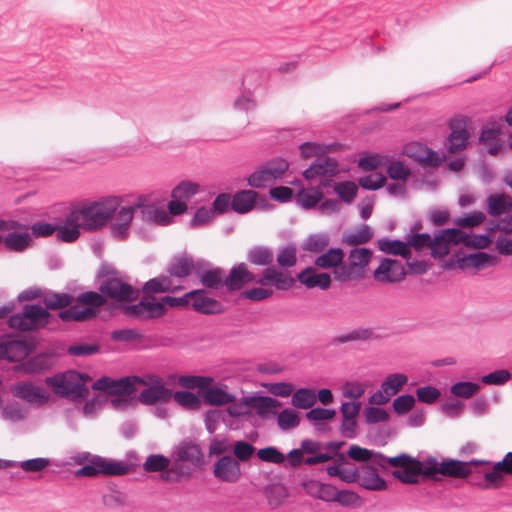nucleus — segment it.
Segmentation results:
<instances>
[{
    "label": "nucleus",
    "mask_w": 512,
    "mask_h": 512,
    "mask_svg": "<svg viewBox=\"0 0 512 512\" xmlns=\"http://www.w3.org/2000/svg\"><path fill=\"white\" fill-rule=\"evenodd\" d=\"M275 258L271 247L265 245H254L247 250L246 260L253 266L265 268H277L273 265Z\"/></svg>",
    "instance_id": "obj_26"
},
{
    "label": "nucleus",
    "mask_w": 512,
    "mask_h": 512,
    "mask_svg": "<svg viewBox=\"0 0 512 512\" xmlns=\"http://www.w3.org/2000/svg\"><path fill=\"white\" fill-rule=\"evenodd\" d=\"M257 457L263 461L274 464H282L285 461L284 454L275 446H267L257 451Z\"/></svg>",
    "instance_id": "obj_55"
},
{
    "label": "nucleus",
    "mask_w": 512,
    "mask_h": 512,
    "mask_svg": "<svg viewBox=\"0 0 512 512\" xmlns=\"http://www.w3.org/2000/svg\"><path fill=\"white\" fill-rule=\"evenodd\" d=\"M373 450H369L367 448L360 447L358 445H351L347 451V456L354 461L358 462H368L372 461L374 464V459L376 458V454Z\"/></svg>",
    "instance_id": "obj_59"
},
{
    "label": "nucleus",
    "mask_w": 512,
    "mask_h": 512,
    "mask_svg": "<svg viewBox=\"0 0 512 512\" xmlns=\"http://www.w3.org/2000/svg\"><path fill=\"white\" fill-rule=\"evenodd\" d=\"M30 351V345L23 340L9 339L0 343V359L10 362H23Z\"/></svg>",
    "instance_id": "obj_23"
},
{
    "label": "nucleus",
    "mask_w": 512,
    "mask_h": 512,
    "mask_svg": "<svg viewBox=\"0 0 512 512\" xmlns=\"http://www.w3.org/2000/svg\"><path fill=\"white\" fill-rule=\"evenodd\" d=\"M80 229H82L81 224L70 210V212L65 217L64 224L57 225V239L65 243H72L79 238Z\"/></svg>",
    "instance_id": "obj_28"
},
{
    "label": "nucleus",
    "mask_w": 512,
    "mask_h": 512,
    "mask_svg": "<svg viewBox=\"0 0 512 512\" xmlns=\"http://www.w3.org/2000/svg\"><path fill=\"white\" fill-rule=\"evenodd\" d=\"M87 380H90L87 374L68 370L62 374L48 377L47 383L56 394L75 401L87 398L89 394V389L85 385Z\"/></svg>",
    "instance_id": "obj_5"
},
{
    "label": "nucleus",
    "mask_w": 512,
    "mask_h": 512,
    "mask_svg": "<svg viewBox=\"0 0 512 512\" xmlns=\"http://www.w3.org/2000/svg\"><path fill=\"white\" fill-rule=\"evenodd\" d=\"M199 190V184L192 181L184 180L181 181L176 187H174L171 193V197L175 199L188 201L193 196H195L199 192Z\"/></svg>",
    "instance_id": "obj_46"
},
{
    "label": "nucleus",
    "mask_w": 512,
    "mask_h": 512,
    "mask_svg": "<svg viewBox=\"0 0 512 512\" xmlns=\"http://www.w3.org/2000/svg\"><path fill=\"white\" fill-rule=\"evenodd\" d=\"M330 244V235L327 232L309 234L303 243L301 249L311 253H322Z\"/></svg>",
    "instance_id": "obj_35"
},
{
    "label": "nucleus",
    "mask_w": 512,
    "mask_h": 512,
    "mask_svg": "<svg viewBox=\"0 0 512 512\" xmlns=\"http://www.w3.org/2000/svg\"><path fill=\"white\" fill-rule=\"evenodd\" d=\"M296 281H299L308 289L319 287L321 290H327L331 286V276L328 273H318L312 266H308L296 275Z\"/></svg>",
    "instance_id": "obj_24"
},
{
    "label": "nucleus",
    "mask_w": 512,
    "mask_h": 512,
    "mask_svg": "<svg viewBox=\"0 0 512 512\" xmlns=\"http://www.w3.org/2000/svg\"><path fill=\"white\" fill-rule=\"evenodd\" d=\"M385 181L386 178L383 174L374 173L360 177L358 183L363 189L375 191L383 187Z\"/></svg>",
    "instance_id": "obj_62"
},
{
    "label": "nucleus",
    "mask_w": 512,
    "mask_h": 512,
    "mask_svg": "<svg viewBox=\"0 0 512 512\" xmlns=\"http://www.w3.org/2000/svg\"><path fill=\"white\" fill-rule=\"evenodd\" d=\"M52 365V358L47 354H37L29 359H24L18 368L27 374H38L48 370Z\"/></svg>",
    "instance_id": "obj_32"
},
{
    "label": "nucleus",
    "mask_w": 512,
    "mask_h": 512,
    "mask_svg": "<svg viewBox=\"0 0 512 512\" xmlns=\"http://www.w3.org/2000/svg\"><path fill=\"white\" fill-rule=\"evenodd\" d=\"M95 285L99 292L87 291L76 297V302L83 306H72L58 313L63 322H86L98 316L100 308L107 299L122 302V309L128 312V283L122 281L119 272L110 263L102 262L95 276Z\"/></svg>",
    "instance_id": "obj_2"
},
{
    "label": "nucleus",
    "mask_w": 512,
    "mask_h": 512,
    "mask_svg": "<svg viewBox=\"0 0 512 512\" xmlns=\"http://www.w3.org/2000/svg\"><path fill=\"white\" fill-rule=\"evenodd\" d=\"M357 186L352 181L338 182L334 185V191L345 203H352L357 195Z\"/></svg>",
    "instance_id": "obj_50"
},
{
    "label": "nucleus",
    "mask_w": 512,
    "mask_h": 512,
    "mask_svg": "<svg viewBox=\"0 0 512 512\" xmlns=\"http://www.w3.org/2000/svg\"><path fill=\"white\" fill-rule=\"evenodd\" d=\"M138 294L130 285V302H132L135 295ZM167 308L163 305L162 301H156L153 295H148L143 292V295L138 303H130V318L137 320H151L157 319L165 315Z\"/></svg>",
    "instance_id": "obj_9"
},
{
    "label": "nucleus",
    "mask_w": 512,
    "mask_h": 512,
    "mask_svg": "<svg viewBox=\"0 0 512 512\" xmlns=\"http://www.w3.org/2000/svg\"><path fill=\"white\" fill-rule=\"evenodd\" d=\"M317 401L316 394L309 388H299L292 396V405L298 409H309Z\"/></svg>",
    "instance_id": "obj_43"
},
{
    "label": "nucleus",
    "mask_w": 512,
    "mask_h": 512,
    "mask_svg": "<svg viewBox=\"0 0 512 512\" xmlns=\"http://www.w3.org/2000/svg\"><path fill=\"white\" fill-rule=\"evenodd\" d=\"M135 214H138L143 222L150 225L168 226L172 223V217L167 211L155 204L147 203L144 197H139L135 204H130V224Z\"/></svg>",
    "instance_id": "obj_10"
},
{
    "label": "nucleus",
    "mask_w": 512,
    "mask_h": 512,
    "mask_svg": "<svg viewBox=\"0 0 512 512\" xmlns=\"http://www.w3.org/2000/svg\"><path fill=\"white\" fill-rule=\"evenodd\" d=\"M257 196L253 190H241L232 197L231 209L238 214L248 213L255 207Z\"/></svg>",
    "instance_id": "obj_31"
},
{
    "label": "nucleus",
    "mask_w": 512,
    "mask_h": 512,
    "mask_svg": "<svg viewBox=\"0 0 512 512\" xmlns=\"http://www.w3.org/2000/svg\"><path fill=\"white\" fill-rule=\"evenodd\" d=\"M258 284L260 286L274 285L277 290H290L295 279L286 270L278 268H264L260 277H257L244 262L232 266L227 276H225L224 285L229 292L240 291L247 284Z\"/></svg>",
    "instance_id": "obj_3"
},
{
    "label": "nucleus",
    "mask_w": 512,
    "mask_h": 512,
    "mask_svg": "<svg viewBox=\"0 0 512 512\" xmlns=\"http://www.w3.org/2000/svg\"><path fill=\"white\" fill-rule=\"evenodd\" d=\"M174 400L182 407L190 410H197L200 407V399L190 391H176L172 393Z\"/></svg>",
    "instance_id": "obj_53"
},
{
    "label": "nucleus",
    "mask_w": 512,
    "mask_h": 512,
    "mask_svg": "<svg viewBox=\"0 0 512 512\" xmlns=\"http://www.w3.org/2000/svg\"><path fill=\"white\" fill-rule=\"evenodd\" d=\"M221 421H226L225 413L222 410L211 409L204 415L205 428L210 434L215 433Z\"/></svg>",
    "instance_id": "obj_61"
},
{
    "label": "nucleus",
    "mask_w": 512,
    "mask_h": 512,
    "mask_svg": "<svg viewBox=\"0 0 512 512\" xmlns=\"http://www.w3.org/2000/svg\"><path fill=\"white\" fill-rule=\"evenodd\" d=\"M15 396L29 403L43 404L48 400L43 388L26 382L17 385Z\"/></svg>",
    "instance_id": "obj_30"
},
{
    "label": "nucleus",
    "mask_w": 512,
    "mask_h": 512,
    "mask_svg": "<svg viewBox=\"0 0 512 512\" xmlns=\"http://www.w3.org/2000/svg\"><path fill=\"white\" fill-rule=\"evenodd\" d=\"M170 465V459L163 454H150L144 464L143 468L147 472H162Z\"/></svg>",
    "instance_id": "obj_49"
},
{
    "label": "nucleus",
    "mask_w": 512,
    "mask_h": 512,
    "mask_svg": "<svg viewBox=\"0 0 512 512\" xmlns=\"http://www.w3.org/2000/svg\"><path fill=\"white\" fill-rule=\"evenodd\" d=\"M408 382V377L402 373H394L387 376L382 382L381 389L388 396H394L399 389Z\"/></svg>",
    "instance_id": "obj_44"
},
{
    "label": "nucleus",
    "mask_w": 512,
    "mask_h": 512,
    "mask_svg": "<svg viewBox=\"0 0 512 512\" xmlns=\"http://www.w3.org/2000/svg\"><path fill=\"white\" fill-rule=\"evenodd\" d=\"M480 389L479 384L470 381H461L451 386V393L456 397L470 398Z\"/></svg>",
    "instance_id": "obj_56"
},
{
    "label": "nucleus",
    "mask_w": 512,
    "mask_h": 512,
    "mask_svg": "<svg viewBox=\"0 0 512 512\" xmlns=\"http://www.w3.org/2000/svg\"><path fill=\"white\" fill-rule=\"evenodd\" d=\"M407 248L413 247L416 251H422L425 248L431 249V255L433 256V250L438 247L435 243V236L432 238L429 233H414L407 234L406 237Z\"/></svg>",
    "instance_id": "obj_40"
},
{
    "label": "nucleus",
    "mask_w": 512,
    "mask_h": 512,
    "mask_svg": "<svg viewBox=\"0 0 512 512\" xmlns=\"http://www.w3.org/2000/svg\"><path fill=\"white\" fill-rule=\"evenodd\" d=\"M3 241L8 250L23 252L30 246L32 238L27 232L12 231L6 235Z\"/></svg>",
    "instance_id": "obj_38"
},
{
    "label": "nucleus",
    "mask_w": 512,
    "mask_h": 512,
    "mask_svg": "<svg viewBox=\"0 0 512 512\" xmlns=\"http://www.w3.org/2000/svg\"><path fill=\"white\" fill-rule=\"evenodd\" d=\"M512 210V198L506 194H492L487 197V212L499 216Z\"/></svg>",
    "instance_id": "obj_34"
},
{
    "label": "nucleus",
    "mask_w": 512,
    "mask_h": 512,
    "mask_svg": "<svg viewBox=\"0 0 512 512\" xmlns=\"http://www.w3.org/2000/svg\"><path fill=\"white\" fill-rule=\"evenodd\" d=\"M200 283L208 289L218 290L224 285L225 271L221 267H212V264L205 259H198L196 273Z\"/></svg>",
    "instance_id": "obj_14"
},
{
    "label": "nucleus",
    "mask_w": 512,
    "mask_h": 512,
    "mask_svg": "<svg viewBox=\"0 0 512 512\" xmlns=\"http://www.w3.org/2000/svg\"><path fill=\"white\" fill-rule=\"evenodd\" d=\"M172 398V390L158 383L145 388L140 392L138 399L145 405H154L158 402L166 403Z\"/></svg>",
    "instance_id": "obj_27"
},
{
    "label": "nucleus",
    "mask_w": 512,
    "mask_h": 512,
    "mask_svg": "<svg viewBox=\"0 0 512 512\" xmlns=\"http://www.w3.org/2000/svg\"><path fill=\"white\" fill-rule=\"evenodd\" d=\"M119 208V214H128V206H121L120 197L107 196L73 207L71 211L83 230L94 231L105 226Z\"/></svg>",
    "instance_id": "obj_4"
},
{
    "label": "nucleus",
    "mask_w": 512,
    "mask_h": 512,
    "mask_svg": "<svg viewBox=\"0 0 512 512\" xmlns=\"http://www.w3.org/2000/svg\"><path fill=\"white\" fill-rule=\"evenodd\" d=\"M277 424L282 431H289L299 426L300 418L291 408H285L277 417Z\"/></svg>",
    "instance_id": "obj_47"
},
{
    "label": "nucleus",
    "mask_w": 512,
    "mask_h": 512,
    "mask_svg": "<svg viewBox=\"0 0 512 512\" xmlns=\"http://www.w3.org/2000/svg\"><path fill=\"white\" fill-rule=\"evenodd\" d=\"M339 173L338 161L330 156L323 155L316 159L306 168L302 175L306 180H312L317 177H334Z\"/></svg>",
    "instance_id": "obj_17"
},
{
    "label": "nucleus",
    "mask_w": 512,
    "mask_h": 512,
    "mask_svg": "<svg viewBox=\"0 0 512 512\" xmlns=\"http://www.w3.org/2000/svg\"><path fill=\"white\" fill-rule=\"evenodd\" d=\"M109 395L117 396V398L111 400V405L114 408L128 405V375L118 380L113 379L109 388Z\"/></svg>",
    "instance_id": "obj_36"
},
{
    "label": "nucleus",
    "mask_w": 512,
    "mask_h": 512,
    "mask_svg": "<svg viewBox=\"0 0 512 512\" xmlns=\"http://www.w3.org/2000/svg\"><path fill=\"white\" fill-rule=\"evenodd\" d=\"M324 194L322 190L319 188H315L312 192H308L306 190H301L297 194V204L300 205L305 210L313 209L317 206V204L322 200Z\"/></svg>",
    "instance_id": "obj_45"
},
{
    "label": "nucleus",
    "mask_w": 512,
    "mask_h": 512,
    "mask_svg": "<svg viewBox=\"0 0 512 512\" xmlns=\"http://www.w3.org/2000/svg\"><path fill=\"white\" fill-rule=\"evenodd\" d=\"M172 459L190 463L194 467H200L204 462V454L200 446L190 440H184L174 447Z\"/></svg>",
    "instance_id": "obj_20"
},
{
    "label": "nucleus",
    "mask_w": 512,
    "mask_h": 512,
    "mask_svg": "<svg viewBox=\"0 0 512 512\" xmlns=\"http://www.w3.org/2000/svg\"><path fill=\"white\" fill-rule=\"evenodd\" d=\"M100 351V346L95 343H76L70 345L67 349V353L74 357H84L96 354Z\"/></svg>",
    "instance_id": "obj_57"
},
{
    "label": "nucleus",
    "mask_w": 512,
    "mask_h": 512,
    "mask_svg": "<svg viewBox=\"0 0 512 512\" xmlns=\"http://www.w3.org/2000/svg\"><path fill=\"white\" fill-rule=\"evenodd\" d=\"M372 237L373 230L370 226L364 224L358 231L345 233L342 242L350 246H357L368 243Z\"/></svg>",
    "instance_id": "obj_42"
},
{
    "label": "nucleus",
    "mask_w": 512,
    "mask_h": 512,
    "mask_svg": "<svg viewBox=\"0 0 512 512\" xmlns=\"http://www.w3.org/2000/svg\"><path fill=\"white\" fill-rule=\"evenodd\" d=\"M359 485L367 490L382 491L387 487V483L373 467L362 466L359 471Z\"/></svg>",
    "instance_id": "obj_29"
},
{
    "label": "nucleus",
    "mask_w": 512,
    "mask_h": 512,
    "mask_svg": "<svg viewBox=\"0 0 512 512\" xmlns=\"http://www.w3.org/2000/svg\"><path fill=\"white\" fill-rule=\"evenodd\" d=\"M104 458L89 452L79 453L74 459L82 467L75 472V475L78 477H95L102 474Z\"/></svg>",
    "instance_id": "obj_22"
},
{
    "label": "nucleus",
    "mask_w": 512,
    "mask_h": 512,
    "mask_svg": "<svg viewBox=\"0 0 512 512\" xmlns=\"http://www.w3.org/2000/svg\"><path fill=\"white\" fill-rule=\"evenodd\" d=\"M466 233L459 228H446L435 234V243L438 247L433 250L434 258H441L449 253V244H464Z\"/></svg>",
    "instance_id": "obj_21"
},
{
    "label": "nucleus",
    "mask_w": 512,
    "mask_h": 512,
    "mask_svg": "<svg viewBox=\"0 0 512 512\" xmlns=\"http://www.w3.org/2000/svg\"><path fill=\"white\" fill-rule=\"evenodd\" d=\"M255 447L244 440H238L233 444L234 458L239 462L248 461L255 452Z\"/></svg>",
    "instance_id": "obj_60"
},
{
    "label": "nucleus",
    "mask_w": 512,
    "mask_h": 512,
    "mask_svg": "<svg viewBox=\"0 0 512 512\" xmlns=\"http://www.w3.org/2000/svg\"><path fill=\"white\" fill-rule=\"evenodd\" d=\"M44 308L49 310H61L60 312L69 309L72 306H77L79 309L82 307L76 302V297L69 293L56 292L50 289H44Z\"/></svg>",
    "instance_id": "obj_25"
},
{
    "label": "nucleus",
    "mask_w": 512,
    "mask_h": 512,
    "mask_svg": "<svg viewBox=\"0 0 512 512\" xmlns=\"http://www.w3.org/2000/svg\"><path fill=\"white\" fill-rule=\"evenodd\" d=\"M512 378V374L507 369H498L490 372L481 378V382L486 385H504Z\"/></svg>",
    "instance_id": "obj_58"
},
{
    "label": "nucleus",
    "mask_w": 512,
    "mask_h": 512,
    "mask_svg": "<svg viewBox=\"0 0 512 512\" xmlns=\"http://www.w3.org/2000/svg\"><path fill=\"white\" fill-rule=\"evenodd\" d=\"M406 274L398 260L383 258L374 271V278L381 283H396L402 281Z\"/></svg>",
    "instance_id": "obj_18"
},
{
    "label": "nucleus",
    "mask_w": 512,
    "mask_h": 512,
    "mask_svg": "<svg viewBox=\"0 0 512 512\" xmlns=\"http://www.w3.org/2000/svg\"><path fill=\"white\" fill-rule=\"evenodd\" d=\"M378 249L386 254L397 255L403 258H409L411 250L407 248L406 240L380 238L377 241Z\"/></svg>",
    "instance_id": "obj_33"
},
{
    "label": "nucleus",
    "mask_w": 512,
    "mask_h": 512,
    "mask_svg": "<svg viewBox=\"0 0 512 512\" xmlns=\"http://www.w3.org/2000/svg\"><path fill=\"white\" fill-rule=\"evenodd\" d=\"M372 335V331L368 328L354 329L349 333L336 336L332 342L335 344H344L352 341H365Z\"/></svg>",
    "instance_id": "obj_52"
},
{
    "label": "nucleus",
    "mask_w": 512,
    "mask_h": 512,
    "mask_svg": "<svg viewBox=\"0 0 512 512\" xmlns=\"http://www.w3.org/2000/svg\"><path fill=\"white\" fill-rule=\"evenodd\" d=\"M213 379L207 376L183 375L178 379L180 386L187 389H205L212 383Z\"/></svg>",
    "instance_id": "obj_51"
},
{
    "label": "nucleus",
    "mask_w": 512,
    "mask_h": 512,
    "mask_svg": "<svg viewBox=\"0 0 512 512\" xmlns=\"http://www.w3.org/2000/svg\"><path fill=\"white\" fill-rule=\"evenodd\" d=\"M276 262L281 268H291L297 263V247L294 243H288L278 248Z\"/></svg>",
    "instance_id": "obj_41"
},
{
    "label": "nucleus",
    "mask_w": 512,
    "mask_h": 512,
    "mask_svg": "<svg viewBox=\"0 0 512 512\" xmlns=\"http://www.w3.org/2000/svg\"><path fill=\"white\" fill-rule=\"evenodd\" d=\"M403 153L423 166L436 168L441 165L439 154L420 142H409L403 147Z\"/></svg>",
    "instance_id": "obj_13"
},
{
    "label": "nucleus",
    "mask_w": 512,
    "mask_h": 512,
    "mask_svg": "<svg viewBox=\"0 0 512 512\" xmlns=\"http://www.w3.org/2000/svg\"><path fill=\"white\" fill-rule=\"evenodd\" d=\"M128 474V462L104 458L102 474L105 476H123Z\"/></svg>",
    "instance_id": "obj_48"
},
{
    "label": "nucleus",
    "mask_w": 512,
    "mask_h": 512,
    "mask_svg": "<svg viewBox=\"0 0 512 512\" xmlns=\"http://www.w3.org/2000/svg\"><path fill=\"white\" fill-rule=\"evenodd\" d=\"M372 257L373 252L369 248L356 247L351 249L347 261H344V267L341 268V273H339L340 277H344V283L364 278L365 268L369 265Z\"/></svg>",
    "instance_id": "obj_8"
},
{
    "label": "nucleus",
    "mask_w": 512,
    "mask_h": 512,
    "mask_svg": "<svg viewBox=\"0 0 512 512\" xmlns=\"http://www.w3.org/2000/svg\"><path fill=\"white\" fill-rule=\"evenodd\" d=\"M469 122L466 116H457L449 121L451 133L448 136V150L451 153L459 152L466 148L469 139L467 124Z\"/></svg>",
    "instance_id": "obj_11"
},
{
    "label": "nucleus",
    "mask_w": 512,
    "mask_h": 512,
    "mask_svg": "<svg viewBox=\"0 0 512 512\" xmlns=\"http://www.w3.org/2000/svg\"><path fill=\"white\" fill-rule=\"evenodd\" d=\"M468 259L472 262L473 268L478 271L488 266H495L498 262L496 256L481 251L470 253Z\"/></svg>",
    "instance_id": "obj_54"
},
{
    "label": "nucleus",
    "mask_w": 512,
    "mask_h": 512,
    "mask_svg": "<svg viewBox=\"0 0 512 512\" xmlns=\"http://www.w3.org/2000/svg\"><path fill=\"white\" fill-rule=\"evenodd\" d=\"M198 259L195 261L189 254L175 255L169 261L166 272L172 278L185 279L192 273H197Z\"/></svg>",
    "instance_id": "obj_19"
},
{
    "label": "nucleus",
    "mask_w": 512,
    "mask_h": 512,
    "mask_svg": "<svg viewBox=\"0 0 512 512\" xmlns=\"http://www.w3.org/2000/svg\"><path fill=\"white\" fill-rule=\"evenodd\" d=\"M344 257L345 253L342 248L332 247L317 256L314 265L320 269H333L334 279L344 283V277L339 276L341 268L344 267Z\"/></svg>",
    "instance_id": "obj_15"
},
{
    "label": "nucleus",
    "mask_w": 512,
    "mask_h": 512,
    "mask_svg": "<svg viewBox=\"0 0 512 512\" xmlns=\"http://www.w3.org/2000/svg\"><path fill=\"white\" fill-rule=\"evenodd\" d=\"M143 292L152 295L154 293H168L174 292L176 287L173 286V281L168 275H159L155 278L148 280L143 286Z\"/></svg>",
    "instance_id": "obj_37"
},
{
    "label": "nucleus",
    "mask_w": 512,
    "mask_h": 512,
    "mask_svg": "<svg viewBox=\"0 0 512 512\" xmlns=\"http://www.w3.org/2000/svg\"><path fill=\"white\" fill-rule=\"evenodd\" d=\"M215 478L225 483H236L242 476L240 463L231 455L221 456L213 465Z\"/></svg>",
    "instance_id": "obj_12"
},
{
    "label": "nucleus",
    "mask_w": 512,
    "mask_h": 512,
    "mask_svg": "<svg viewBox=\"0 0 512 512\" xmlns=\"http://www.w3.org/2000/svg\"><path fill=\"white\" fill-rule=\"evenodd\" d=\"M387 174L392 180L404 181L410 176L411 170L404 162L394 161L387 167Z\"/></svg>",
    "instance_id": "obj_63"
},
{
    "label": "nucleus",
    "mask_w": 512,
    "mask_h": 512,
    "mask_svg": "<svg viewBox=\"0 0 512 512\" xmlns=\"http://www.w3.org/2000/svg\"><path fill=\"white\" fill-rule=\"evenodd\" d=\"M488 460L472 459L461 461L458 459H443L441 462L435 456H428L421 460L407 453H400L388 457L378 452L374 459V465L382 469L387 466L401 468L392 471V476L403 484L415 485L424 480L439 482L442 478L439 475L453 478H468L472 475V466L490 465Z\"/></svg>",
    "instance_id": "obj_1"
},
{
    "label": "nucleus",
    "mask_w": 512,
    "mask_h": 512,
    "mask_svg": "<svg viewBox=\"0 0 512 512\" xmlns=\"http://www.w3.org/2000/svg\"><path fill=\"white\" fill-rule=\"evenodd\" d=\"M191 292H194L191 296V307L195 312L203 315H218L225 312L224 305L208 296L204 288L191 290Z\"/></svg>",
    "instance_id": "obj_16"
},
{
    "label": "nucleus",
    "mask_w": 512,
    "mask_h": 512,
    "mask_svg": "<svg viewBox=\"0 0 512 512\" xmlns=\"http://www.w3.org/2000/svg\"><path fill=\"white\" fill-rule=\"evenodd\" d=\"M204 401L207 404L214 405V406H220L229 404L235 401V396L228 393L226 390L220 388V387H207L205 388L204 395H203Z\"/></svg>",
    "instance_id": "obj_39"
},
{
    "label": "nucleus",
    "mask_w": 512,
    "mask_h": 512,
    "mask_svg": "<svg viewBox=\"0 0 512 512\" xmlns=\"http://www.w3.org/2000/svg\"><path fill=\"white\" fill-rule=\"evenodd\" d=\"M415 405V398L409 394H403L393 400L392 407L396 414L403 415L409 412Z\"/></svg>",
    "instance_id": "obj_64"
},
{
    "label": "nucleus",
    "mask_w": 512,
    "mask_h": 512,
    "mask_svg": "<svg viewBox=\"0 0 512 512\" xmlns=\"http://www.w3.org/2000/svg\"><path fill=\"white\" fill-rule=\"evenodd\" d=\"M289 168L286 159L277 157L266 161L247 178L248 185L253 188H265L274 181L281 179Z\"/></svg>",
    "instance_id": "obj_7"
},
{
    "label": "nucleus",
    "mask_w": 512,
    "mask_h": 512,
    "mask_svg": "<svg viewBox=\"0 0 512 512\" xmlns=\"http://www.w3.org/2000/svg\"><path fill=\"white\" fill-rule=\"evenodd\" d=\"M51 314L39 304H25L21 312L8 318V325L19 331H37L45 328L50 322Z\"/></svg>",
    "instance_id": "obj_6"
}]
</instances>
